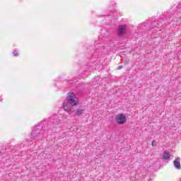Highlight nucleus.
<instances>
[{"instance_id": "8", "label": "nucleus", "mask_w": 181, "mask_h": 181, "mask_svg": "<svg viewBox=\"0 0 181 181\" xmlns=\"http://www.w3.org/2000/svg\"><path fill=\"white\" fill-rule=\"evenodd\" d=\"M13 53V56L15 57L19 56V54H18V51L16 49H15Z\"/></svg>"}, {"instance_id": "6", "label": "nucleus", "mask_w": 181, "mask_h": 181, "mask_svg": "<svg viewBox=\"0 0 181 181\" xmlns=\"http://www.w3.org/2000/svg\"><path fill=\"white\" fill-rule=\"evenodd\" d=\"M84 114V110L83 109H78L75 112V115H77V117H80V115H83Z\"/></svg>"}, {"instance_id": "2", "label": "nucleus", "mask_w": 181, "mask_h": 181, "mask_svg": "<svg viewBox=\"0 0 181 181\" xmlns=\"http://www.w3.org/2000/svg\"><path fill=\"white\" fill-rule=\"evenodd\" d=\"M115 121L117 124L122 125V124H125V122H127V117L124 116V115H120L115 117Z\"/></svg>"}, {"instance_id": "4", "label": "nucleus", "mask_w": 181, "mask_h": 181, "mask_svg": "<svg viewBox=\"0 0 181 181\" xmlns=\"http://www.w3.org/2000/svg\"><path fill=\"white\" fill-rule=\"evenodd\" d=\"M125 33H127V28L125 25H120L118 30V35L122 36V35H125Z\"/></svg>"}, {"instance_id": "9", "label": "nucleus", "mask_w": 181, "mask_h": 181, "mask_svg": "<svg viewBox=\"0 0 181 181\" xmlns=\"http://www.w3.org/2000/svg\"><path fill=\"white\" fill-rule=\"evenodd\" d=\"M152 146H156V141H152Z\"/></svg>"}, {"instance_id": "5", "label": "nucleus", "mask_w": 181, "mask_h": 181, "mask_svg": "<svg viewBox=\"0 0 181 181\" xmlns=\"http://www.w3.org/2000/svg\"><path fill=\"white\" fill-rule=\"evenodd\" d=\"M173 164H174V168L180 170V169H181L180 158L179 157L176 158L175 160L173 161Z\"/></svg>"}, {"instance_id": "10", "label": "nucleus", "mask_w": 181, "mask_h": 181, "mask_svg": "<svg viewBox=\"0 0 181 181\" xmlns=\"http://www.w3.org/2000/svg\"><path fill=\"white\" fill-rule=\"evenodd\" d=\"M117 69H118V70H121V69H122V66H119L117 67Z\"/></svg>"}, {"instance_id": "3", "label": "nucleus", "mask_w": 181, "mask_h": 181, "mask_svg": "<svg viewBox=\"0 0 181 181\" xmlns=\"http://www.w3.org/2000/svg\"><path fill=\"white\" fill-rule=\"evenodd\" d=\"M31 136H33V138H36V136H38V139H42V138H43V135H42V134L39 133V129L33 131L31 132Z\"/></svg>"}, {"instance_id": "1", "label": "nucleus", "mask_w": 181, "mask_h": 181, "mask_svg": "<svg viewBox=\"0 0 181 181\" xmlns=\"http://www.w3.org/2000/svg\"><path fill=\"white\" fill-rule=\"evenodd\" d=\"M76 105H78V100L76 98V94L71 92L68 93L67 101L64 103V110L71 115L75 111L74 107Z\"/></svg>"}, {"instance_id": "7", "label": "nucleus", "mask_w": 181, "mask_h": 181, "mask_svg": "<svg viewBox=\"0 0 181 181\" xmlns=\"http://www.w3.org/2000/svg\"><path fill=\"white\" fill-rule=\"evenodd\" d=\"M169 158H170V153L168 151L164 152L163 155V159H164L165 160H168Z\"/></svg>"}]
</instances>
